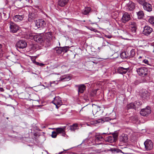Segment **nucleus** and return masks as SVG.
Returning a JSON list of instances; mask_svg holds the SVG:
<instances>
[{"instance_id": "nucleus-43", "label": "nucleus", "mask_w": 154, "mask_h": 154, "mask_svg": "<svg viewBox=\"0 0 154 154\" xmlns=\"http://www.w3.org/2000/svg\"><path fill=\"white\" fill-rule=\"evenodd\" d=\"M134 103H135V104L137 106V108H138L139 106L141 105L142 104L141 102L139 101H136Z\"/></svg>"}, {"instance_id": "nucleus-19", "label": "nucleus", "mask_w": 154, "mask_h": 154, "mask_svg": "<svg viewBox=\"0 0 154 154\" xmlns=\"http://www.w3.org/2000/svg\"><path fill=\"white\" fill-rule=\"evenodd\" d=\"M66 127L65 126L63 128H55L56 133L57 134H62V135L64 136L65 135V130Z\"/></svg>"}, {"instance_id": "nucleus-30", "label": "nucleus", "mask_w": 154, "mask_h": 154, "mask_svg": "<svg viewBox=\"0 0 154 154\" xmlns=\"http://www.w3.org/2000/svg\"><path fill=\"white\" fill-rule=\"evenodd\" d=\"M71 77L67 75H66L63 76L61 78V80L62 81H67L70 80Z\"/></svg>"}, {"instance_id": "nucleus-26", "label": "nucleus", "mask_w": 154, "mask_h": 154, "mask_svg": "<svg viewBox=\"0 0 154 154\" xmlns=\"http://www.w3.org/2000/svg\"><path fill=\"white\" fill-rule=\"evenodd\" d=\"M111 120V119L109 117H105L98 120V121H96V122L98 123L102 122H105Z\"/></svg>"}, {"instance_id": "nucleus-21", "label": "nucleus", "mask_w": 154, "mask_h": 154, "mask_svg": "<svg viewBox=\"0 0 154 154\" xmlns=\"http://www.w3.org/2000/svg\"><path fill=\"white\" fill-rule=\"evenodd\" d=\"M119 140L121 142L123 143L126 142L128 140V137L126 134H122L120 137L119 138Z\"/></svg>"}, {"instance_id": "nucleus-10", "label": "nucleus", "mask_w": 154, "mask_h": 154, "mask_svg": "<svg viewBox=\"0 0 154 154\" xmlns=\"http://www.w3.org/2000/svg\"><path fill=\"white\" fill-rule=\"evenodd\" d=\"M56 107L58 108L62 104V102L61 98L59 97H56L54 98V100L52 101Z\"/></svg>"}, {"instance_id": "nucleus-1", "label": "nucleus", "mask_w": 154, "mask_h": 154, "mask_svg": "<svg viewBox=\"0 0 154 154\" xmlns=\"http://www.w3.org/2000/svg\"><path fill=\"white\" fill-rule=\"evenodd\" d=\"M136 71L140 76L144 77L147 75L148 72V69L144 67H138L137 66Z\"/></svg>"}, {"instance_id": "nucleus-53", "label": "nucleus", "mask_w": 154, "mask_h": 154, "mask_svg": "<svg viewBox=\"0 0 154 154\" xmlns=\"http://www.w3.org/2000/svg\"><path fill=\"white\" fill-rule=\"evenodd\" d=\"M142 57L141 56H140L139 57V59H140V58H142Z\"/></svg>"}, {"instance_id": "nucleus-3", "label": "nucleus", "mask_w": 154, "mask_h": 154, "mask_svg": "<svg viewBox=\"0 0 154 154\" xmlns=\"http://www.w3.org/2000/svg\"><path fill=\"white\" fill-rule=\"evenodd\" d=\"M9 25L10 32L13 33H15L19 29V26L12 22H10Z\"/></svg>"}, {"instance_id": "nucleus-55", "label": "nucleus", "mask_w": 154, "mask_h": 154, "mask_svg": "<svg viewBox=\"0 0 154 154\" xmlns=\"http://www.w3.org/2000/svg\"><path fill=\"white\" fill-rule=\"evenodd\" d=\"M91 62H92L94 63H96V62H94V61H91Z\"/></svg>"}, {"instance_id": "nucleus-47", "label": "nucleus", "mask_w": 154, "mask_h": 154, "mask_svg": "<svg viewBox=\"0 0 154 154\" xmlns=\"http://www.w3.org/2000/svg\"><path fill=\"white\" fill-rule=\"evenodd\" d=\"M110 150L112 152H117V150L115 148H112L110 149Z\"/></svg>"}, {"instance_id": "nucleus-7", "label": "nucleus", "mask_w": 154, "mask_h": 154, "mask_svg": "<svg viewBox=\"0 0 154 154\" xmlns=\"http://www.w3.org/2000/svg\"><path fill=\"white\" fill-rule=\"evenodd\" d=\"M151 112V108L150 106H148L146 108L142 109L140 112V113L143 116H146Z\"/></svg>"}, {"instance_id": "nucleus-2", "label": "nucleus", "mask_w": 154, "mask_h": 154, "mask_svg": "<svg viewBox=\"0 0 154 154\" xmlns=\"http://www.w3.org/2000/svg\"><path fill=\"white\" fill-rule=\"evenodd\" d=\"M35 29H37L39 28L43 29L44 27L46 25V23L45 21L42 19L36 20L35 21Z\"/></svg>"}, {"instance_id": "nucleus-52", "label": "nucleus", "mask_w": 154, "mask_h": 154, "mask_svg": "<svg viewBox=\"0 0 154 154\" xmlns=\"http://www.w3.org/2000/svg\"><path fill=\"white\" fill-rule=\"evenodd\" d=\"M44 65V64H43L42 63H39V66H43Z\"/></svg>"}, {"instance_id": "nucleus-24", "label": "nucleus", "mask_w": 154, "mask_h": 154, "mask_svg": "<svg viewBox=\"0 0 154 154\" xmlns=\"http://www.w3.org/2000/svg\"><path fill=\"white\" fill-rule=\"evenodd\" d=\"M91 9L90 7H85L82 11V13L84 15H87L90 12Z\"/></svg>"}, {"instance_id": "nucleus-48", "label": "nucleus", "mask_w": 154, "mask_h": 154, "mask_svg": "<svg viewBox=\"0 0 154 154\" xmlns=\"http://www.w3.org/2000/svg\"><path fill=\"white\" fill-rule=\"evenodd\" d=\"M67 150H64V151H62L61 152H60L58 153V154H63L64 153H65L66 152L64 151H67Z\"/></svg>"}, {"instance_id": "nucleus-40", "label": "nucleus", "mask_w": 154, "mask_h": 154, "mask_svg": "<svg viewBox=\"0 0 154 154\" xmlns=\"http://www.w3.org/2000/svg\"><path fill=\"white\" fill-rule=\"evenodd\" d=\"M57 134L56 132L54 131H52L51 135V137L53 138H55L57 137Z\"/></svg>"}, {"instance_id": "nucleus-6", "label": "nucleus", "mask_w": 154, "mask_h": 154, "mask_svg": "<svg viewBox=\"0 0 154 154\" xmlns=\"http://www.w3.org/2000/svg\"><path fill=\"white\" fill-rule=\"evenodd\" d=\"M105 134V133L102 134H97L95 136L94 142L95 143H98L100 142L103 141L105 140L104 134Z\"/></svg>"}, {"instance_id": "nucleus-4", "label": "nucleus", "mask_w": 154, "mask_h": 154, "mask_svg": "<svg viewBox=\"0 0 154 154\" xmlns=\"http://www.w3.org/2000/svg\"><path fill=\"white\" fill-rule=\"evenodd\" d=\"M140 95L142 99L144 101L148 100L149 99V94L146 90H143L140 91Z\"/></svg>"}, {"instance_id": "nucleus-57", "label": "nucleus", "mask_w": 154, "mask_h": 154, "mask_svg": "<svg viewBox=\"0 0 154 154\" xmlns=\"http://www.w3.org/2000/svg\"><path fill=\"white\" fill-rule=\"evenodd\" d=\"M153 66L154 67V65Z\"/></svg>"}, {"instance_id": "nucleus-28", "label": "nucleus", "mask_w": 154, "mask_h": 154, "mask_svg": "<svg viewBox=\"0 0 154 154\" xmlns=\"http://www.w3.org/2000/svg\"><path fill=\"white\" fill-rule=\"evenodd\" d=\"M79 129L78 125L77 124H73L72 125L70 126V130L71 131H75V130H78Z\"/></svg>"}, {"instance_id": "nucleus-35", "label": "nucleus", "mask_w": 154, "mask_h": 154, "mask_svg": "<svg viewBox=\"0 0 154 154\" xmlns=\"http://www.w3.org/2000/svg\"><path fill=\"white\" fill-rule=\"evenodd\" d=\"M18 60V57L17 56L14 55L12 57V61L13 62H17Z\"/></svg>"}, {"instance_id": "nucleus-37", "label": "nucleus", "mask_w": 154, "mask_h": 154, "mask_svg": "<svg viewBox=\"0 0 154 154\" xmlns=\"http://www.w3.org/2000/svg\"><path fill=\"white\" fill-rule=\"evenodd\" d=\"M149 22L152 25L154 26V17H151L149 19Z\"/></svg>"}, {"instance_id": "nucleus-12", "label": "nucleus", "mask_w": 154, "mask_h": 154, "mask_svg": "<svg viewBox=\"0 0 154 154\" xmlns=\"http://www.w3.org/2000/svg\"><path fill=\"white\" fill-rule=\"evenodd\" d=\"M135 4L131 1H130L129 3L127 4L126 6V10L128 11H133L135 8Z\"/></svg>"}, {"instance_id": "nucleus-5", "label": "nucleus", "mask_w": 154, "mask_h": 154, "mask_svg": "<svg viewBox=\"0 0 154 154\" xmlns=\"http://www.w3.org/2000/svg\"><path fill=\"white\" fill-rule=\"evenodd\" d=\"M34 40L38 43H42L45 41L44 35L42 34H39L35 35Z\"/></svg>"}, {"instance_id": "nucleus-14", "label": "nucleus", "mask_w": 154, "mask_h": 154, "mask_svg": "<svg viewBox=\"0 0 154 154\" xmlns=\"http://www.w3.org/2000/svg\"><path fill=\"white\" fill-rule=\"evenodd\" d=\"M131 19V16L127 12H125L123 14L121 19L122 22L125 23Z\"/></svg>"}, {"instance_id": "nucleus-33", "label": "nucleus", "mask_w": 154, "mask_h": 154, "mask_svg": "<svg viewBox=\"0 0 154 154\" xmlns=\"http://www.w3.org/2000/svg\"><path fill=\"white\" fill-rule=\"evenodd\" d=\"M100 110V108L97 106H95L93 108L92 111L93 113L94 112L96 113L97 112Z\"/></svg>"}, {"instance_id": "nucleus-16", "label": "nucleus", "mask_w": 154, "mask_h": 154, "mask_svg": "<svg viewBox=\"0 0 154 154\" xmlns=\"http://www.w3.org/2000/svg\"><path fill=\"white\" fill-rule=\"evenodd\" d=\"M52 33L51 32H48L45 34V36L44 37L45 40L47 42L49 43L51 42L52 38Z\"/></svg>"}, {"instance_id": "nucleus-34", "label": "nucleus", "mask_w": 154, "mask_h": 154, "mask_svg": "<svg viewBox=\"0 0 154 154\" xmlns=\"http://www.w3.org/2000/svg\"><path fill=\"white\" fill-rule=\"evenodd\" d=\"M63 49L62 47H58L56 49V53L58 54H61L62 52H63Z\"/></svg>"}, {"instance_id": "nucleus-15", "label": "nucleus", "mask_w": 154, "mask_h": 154, "mask_svg": "<svg viewBox=\"0 0 154 154\" xmlns=\"http://www.w3.org/2000/svg\"><path fill=\"white\" fill-rule=\"evenodd\" d=\"M75 87L78 88V92L79 93H83L85 90L86 87L84 84L76 85Z\"/></svg>"}, {"instance_id": "nucleus-56", "label": "nucleus", "mask_w": 154, "mask_h": 154, "mask_svg": "<svg viewBox=\"0 0 154 154\" xmlns=\"http://www.w3.org/2000/svg\"><path fill=\"white\" fill-rule=\"evenodd\" d=\"M7 119H8V118L7 117L6 118Z\"/></svg>"}, {"instance_id": "nucleus-46", "label": "nucleus", "mask_w": 154, "mask_h": 154, "mask_svg": "<svg viewBox=\"0 0 154 154\" xmlns=\"http://www.w3.org/2000/svg\"><path fill=\"white\" fill-rule=\"evenodd\" d=\"M143 62L145 63V64H147L148 65H149V61L147 60H146V59L144 60L143 61Z\"/></svg>"}, {"instance_id": "nucleus-18", "label": "nucleus", "mask_w": 154, "mask_h": 154, "mask_svg": "<svg viewBox=\"0 0 154 154\" xmlns=\"http://www.w3.org/2000/svg\"><path fill=\"white\" fill-rule=\"evenodd\" d=\"M129 69V68H124L122 67H119L118 68V71L119 73L123 74H125Z\"/></svg>"}, {"instance_id": "nucleus-54", "label": "nucleus", "mask_w": 154, "mask_h": 154, "mask_svg": "<svg viewBox=\"0 0 154 154\" xmlns=\"http://www.w3.org/2000/svg\"><path fill=\"white\" fill-rule=\"evenodd\" d=\"M1 89L3 90V89L2 88H0V91H2V90H1Z\"/></svg>"}, {"instance_id": "nucleus-38", "label": "nucleus", "mask_w": 154, "mask_h": 154, "mask_svg": "<svg viewBox=\"0 0 154 154\" xmlns=\"http://www.w3.org/2000/svg\"><path fill=\"white\" fill-rule=\"evenodd\" d=\"M132 121L133 123H136L138 121V119L137 117H132L131 118Z\"/></svg>"}, {"instance_id": "nucleus-29", "label": "nucleus", "mask_w": 154, "mask_h": 154, "mask_svg": "<svg viewBox=\"0 0 154 154\" xmlns=\"http://www.w3.org/2000/svg\"><path fill=\"white\" fill-rule=\"evenodd\" d=\"M105 140L106 141L110 143H112L114 141H115L114 138L112 136H109L107 138H105Z\"/></svg>"}, {"instance_id": "nucleus-23", "label": "nucleus", "mask_w": 154, "mask_h": 154, "mask_svg": "<svg viewBox=\"0 0 154 154\" xmlns=\"http://www.w3.org/2000/svg\"><path fill=\"white\" fill-rule=\"evenodd\" d=\"M69 0H59L58 1V5L60 7L65 6L68 2Z\"/></svg>"}, {"instance_id": "nucleus-50", "label": "nucleus", "mask_w": 154, "mask_h": 154, "mask_svg": "<svg viewBox=\"0 0 154 154\" xmlns=\"http://www.w3.org/2000/svg\"><path fill=\"white\" fill-rule=\"evenodd\" d=\"M106 37L108 38H111V36L109 35H106Z\"/></svg>"}, {"instance_id": "nucleus-31", "label": "nucleus", "mask_w": 154, "mask_h": 154, "mask_svg": "<svg viewBox=\"0 0 154 154\" xmlns=\"http://www.w3.org/2000/svg\"><path fill=\"white\" fill-rule=\"evenodd\" d=\"M137 13L138 16V18L139 19H141L144 17V15L143 11H140Z\"/></svg>"}, {"instance_id": "nucleus-45", "label": "nucleus", "mask_w": 154, "mask_h": 154, "mask_svg": "<svg viewBox=\"0 0 154 154\" xmlns=\"http://www.w3.org/2000/svg\"><path fill=\"white\" fill-rule=\"evenodd\" d=\"M2 48V45L1 44H0V57L2 56L3 55V53Z\"/></svg>"}, {"instance_id": "nucleus-49", "label": "nucleus", "mask_w": 154, "mask_h": 154, "mask_svg": "<svg viewBox=\"0 0 154 154\" xmlns=\"http://www.w3.org/2000/svg\"><path fill=\"white\" fill-rule=\"evenodd\" d=\"M35 64L37 65H39V63L35 61Z\"/></svg>"}, {"instance_id": "nucleus-27", "label": "nucleus", "mask_w": 154, "mask_h": 154, "mask_svg": "<svg viewBox=\"0 0 154 154\" xmlns=\"http://www.w3.org/2000/svg\"><path fill=\"white\" fill-rule=\"evenodd\" d=\"M128 109H136L137 107V106L134 103H131L128 104L127 106Z\"/></svg>"}, {"instance_id": "nucleus-17", "label": "nucleus", "mask_w": 154, "mask_h": 154, "mask_svg": "<svg viewBox=\"0 0 154 154\" xmlns=\"http://www.w3.org/2000/svg\"><path fill=\"white\" fill-rule=\"evenodd\" d=\"M143 7L144 10L150 12L152 10V7L151 5L148 2H146L143 5Z\"/></svg>"}, {"instance_id": "nucleus-13", "label": "nucleus", "mask_w": 154, "mask_h": 154, "mask_svg": "<svg viewBox=\"0 0 154 154\" xmlns=\"http://www.w3.org/2000/svg\"><path fill=\"white\" fill-rule=\"evenodd\" d=\"M129 28L133 34H135L137 29V25L134 21H131L129 23Z\"/></svg>"}, {"instance_id": "nucleus-42", "label": "nucleus", "mask_w": 154, "mask_h": 154, "mask_svg": "<svg viewBox=\"0 0 154 154\" xmlns=\"http://www.w3.org/2000/svg\"><path fill=\"white\" fill-rule=\"evenodd\" d=\"M138 2L140 4L142 5L143 6L145 3H146L145 2V0H138Z\"/></svg>"}, {"instance_id": "nucleus-22", "label": "nucleus", "mask_w": 154, "mask_h": 154, "mask_svg": "<svg viewBox=\"0 0 154 154\" xmlns=\"http://www.w3.org/2000/svg\"><path fill=\"white\" fill-rule=\"evenodd\" d=\"M35 35L33 33L28 32L26 33L24 35L25 38L27 39H34Z\"/></svg>"}, {"instance_id": "nucleus-36", "label": "nucleus", "mask_w": 154, "mask_h": 154, "mask_svg": "<svg viewBox=\"0 0 154 154\" xmlns=\"http://www.w3.org/2000/svg\"><path fill=\"white\" fill-rule=\"evenodd\" d=\"M121 57L122 59H124L128 57L127 55L126 54L125 52H122L120 54Z\"/></svg>"}, {"instance_id": "nucleus-20", "label": "nucleus", "mask_w": 154, "mask_h": 154, "mask_svg": "<svg viewBox=\"0 0 154 154\" xmlns=\"http://www.w3.org/2000/svg\"><path fill=\"white\" fill-rule=\"evenodd\" d=\"M37 16L36 14L33 12L29 13V17L28 18V21L29 22H31L32 20L35 18Z\"/></svg>"}, {"instance_id": "nucleus-11", "label": "nucleus", "mask_w": 154, "mask_h": 154, "mask_svg": "<svg viewBox=\"0 0 154 154\" xmlns=\"http://www.w3.org/2000/svg\"><path fill=\"white\" fill-rule=\"evenodd\" d=\"M144 145L146 150H150L153 148V143L150 140H147L144 143Z\"/></svg>"}, {"instance_id": "nucleus-44", "label": "nucleus", "mask_w": 154, "mask_h": 154, "mask_svg": "<svg viewBox=\"0 0 154 154\" xmlns=\"http://www.w3.org/2000/svg\"><path fill=\"white\" fill-rule=\"evenodd\" d=\"M118 136V135L117 134L113 133L112 134V137H113L114 138V140H116L117 139Z\"/></svg>"}, {"instance_id": "nucleus-39", "label": "nucleus", "mask_w": 154, "mask_h": 154, "mask_svg": "<svg viewBox=\"0 0 154 154\" xmlns=\"http://www.w3.org/2000/svg\"><path fill=\"white\" fill-rule=\"evenodd\" d=\"M63 50V52H66L70 48V47L69 46H65L63 47H62Z\"/></svg>"}, {"instance_id": "nucleus-25", "label": "nucleus", "mask_w": 154, "mask_h": 154, "mask_svg": "<svg viewBox=\"0 0 154 154\" xmlns=\"http://www.w3.org/2000/svg\"><path fill=\"white\" fill-rule=\"evenodd\" d=\"M23 17V15H16L13 17V19L16 22H18L22 20Z\"/></svg>"}, {"instance_id": "nucleus-51", "label": "nucleus", "mask_w": 154, "mask_h": 154, "mask_svg": "<svg viewBox=\"0 0 154 154\" xmlns=\"http://www.w3.org/2000/svg\"><path fill=\"white\" fill-rule=\"evenodd\" d=\"M31 60H32V62H33L34 63H35V59H33V58H32Z\"/></svg>"}, {"instance_id": "nucleus-9", "label": "nucleus", "mask_w": 154, "mask_h": 154, "mask_svg": "<svg viewBox=\"0 0 154 154\" xmlns=\"http://www.w3.org/2000/svg\"><path fill=\"white\" fill-rule=\"evenodd\" d=\"M27 43L24 40H20L17 42L16 46L17 48L20 49H23L27 46Z\"/></svg>"}, {"instance_id": "nucleus-41", "label": "nucleus", "mask_w": 154, "mask_h": 154, "mask_svg": "<svg viewBox=\"0 0 154 154\" xmlns=\"http://www.w3.org/2000/svg\"><path fill=\"white\" fill-rule=\"evenodd\" d=\"M88 107L87 106V105H86L85 106L82 107L80 111H87L88 110Z\"/></svg>"}, {"instance_id": "nucleus-32", "label": "nucleus", "mask_w": 154, "mask_h": 154, "mask_svg": "<svg viewBox=\"0 0 154 154\" xmlns=\"http://www.w3.org/2000/svg\"><path fill=\"white\" fill-rule=\"evenodd\" d=\"M86 143L87 144L90 145L91 143H94V140H91V139H90L87 138L84 140L83 142Z\"/></svg>"}, {"instance_id": "nucleus-8", "label": "nucleus", "mask_w": 154, "mask_h": 154, "mask_svg": "<svg viewBox=\"0 0 154 154\" xmlns=\"http://www.w3.org/2000/svg\"><path fill=\"white\" fill-rule=\"evenodd\" d=\"M153 29L152 28L148 26H146L143 27V33L144 35L148 36L152 32Z\"/></svg>"}]
</instances>
